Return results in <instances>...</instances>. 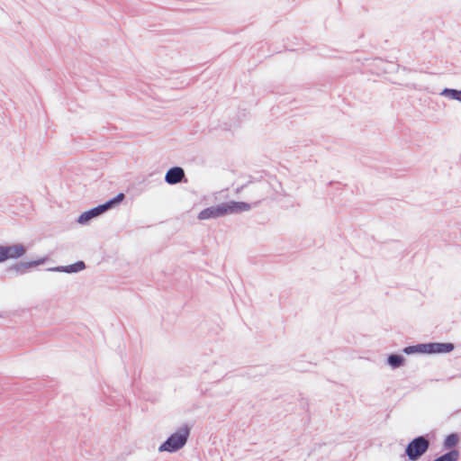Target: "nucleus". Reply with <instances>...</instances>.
I'll return each instance as SVG.
<instances>
[{"label": "nucleus", "mask_w": 461, "mask_h": 461, "mask_svg": "<svg viewBox=\"0 0 461 461\" xmlns=\"http://www.w3.org/2000/svg\"><path fill=\"white\" fill-rule=\"evenodd\" d=\"M252 204L242 201H230L203 209L197 215L200 221L217 219L228 214H238L249 211Z\"/></svg>", "instance_id": "1"}, {"label": "nucleus", "mask_w": 461, "mask_h": 461, "mask_svg": "<svg viewBox=\"0 0 461 461\" xmlns=\"http://www.w3.org/2000/svg\"><path fill=\"white\" fill-rule=\"evenodd\" d=\"M191 427L184 424L177 428L160 446L159 452L176 453L183 448L190 436Z\"/></svg>", "instance_id": "2"}, {"label": "nucleus", "mask_w": 461, "mask_h": 461, "mask_svg": "<svg viewBox=\"0 0 461 461\" xmlns=\"http://www.w3.org/2000/svg\"><path fill=\"white\" fill-rule=\"evenodd\" d=\"M430 447L428 435H420L413 438L405 447L404 455L409 461H418L427 453Z\"/></svg>", "instance_id": "3"}, {"label": "nucleus", "mask_w": 461, "mask_h": 461, "mask_svg": "<svg viewBox=\"0 0 461 461\" xmlns=\"http://www.w3.org/2000/svg\"><path fill=\"white\" fill-rule=\"evenodd\" d=\"M165 182L170 185L179 183H187V178L183 167L174 166L167 169L165 175Z\"/></svg>", "instance_id": "4"}, {"label": "nucleus", "mask_w": 461, "mask_h": 461, "mask_svg": "<svg viewBox=\"0 0 461 461\" xmlns=\"http://www.w3.org/2000/svg\"><path fill=\"white\" fill-rule=\"evenodd\" d=\"M45 261L46 258H41L27 262L21 261L7 268V272H14L16 275H23L28 271V269L42 265L45 263Z\"/></svg>", "instance_id": "5"}, {"label": "nucleus", "mask_w": 461, "mask_h": 461, "mask_svg": "<svg viewBox=\"0 0 461 461\" xmlns=\"http://www.w3.org/2000/svg\"><path fill=\"white\" fill-rule=\"evenodd\" d=\"M428 355L447 354L454 350L455 345L451 342H428Z\"/></svg>", "instance_id": "6"}, {"label": "nucleus", "mask_w": 461, "mask_h": 461, "mask_svg": "<svg viewBox=\"0 0 461 461\" xmlns=\"http://www.w3.org/2000/svg\"><path fill=\"white\" fill-rule=\"evenodd\" d=\"M105 212L102 204H98L95 207H93L87 211L83 212L77 218V221L81 225H86L90 222V221L97 216Z\"/></svg>", "instance_id": "7"}, {"label": "nucleus", "mask_w": 461, "mask_h": 461, "mask_svg": "<svg viewBox=\"0 0 461 461\" xmlns=\"http://www.w3.org/2000/svg\"><path fill=\"white\" fill-rule=\"evenodd\" d=\"M6 259H17L26 253V247L22 243L4 245Z\"/></svg>", "instance_id": "8"}, {"label": "nucleus", "mask_w": 461, "mask_h": 461, "mask_svg": "<svg viewBox=\"0 0 461 461\" xmlns=\"http://www.w3.org/2000/svg\"><path fill=\"white\" fill-rule=\"evenodd\" d=\"M460 440V436L456 432H452L447 435L443 440V448L447 451H450L452 449H457L456 446L458 445Z\"/></svg>", "instance_id": "9"}, {"label": "nucleus", "mask_w": 461, "mask_h": 461, "mask_svg": "<svg viewBox=\"0 0 461 461\" xmlns=\"http://www.w3.org/2000/svg\"><path fill=\"white\" fill-rule=\"evenodd\" d=\"M406 358L401 355L396 353H392L388 355L386 358V364L392 368V369H397L402 366L405 365Z\"/></svg>", "instance_id": "10"}, {"label": "nucleus", "mask_w": 461, "mask_h": 461, "mask_svg": "<svg viewBox=\"0 0 461 461\" xmlns=\"http://www.w3.org/2000/svg\"><path fill=\"white\" fill-rule=\"evenodd\" d=\"M274 369L273 366H252L249 369L247 375L249 376V377H252V378H257V377H260V376H264V375H267L268 374H270V372Z\"/></svg>", "instance_id": "11"}, {"label": "nucleus", "mask_w": 461, "mask_h": 461, "mask_svg": "<svg viewBox=\"0 0 461 461\" xmlns=\"http://www.w3.org/2000/svg\"><path fill=\"white\" fill-rule=\"evenodd\" d=\"M402 352L406 355L425 354L428 355L427 343H418L403 348Z\"/></svg>", "instance_id": "12"}, {"label": "nucleus", "mask_w": 461, "mask_h": 461, "mask_svg": "<svg viewBox=\"0 0 461 461\" xmlns=\"http://www.w3.org/2000/svg\"><path fill=\"white\" fill-rule=\"evenodd\" d=\"M125 198V195L123 193H119L113 198L109 199L108 201L104 202V203H101L104 207V211L107 212L110 209H113L119 205Z\"/></svg>", "instance_id": "13"}, {"label": "nucleus", "mask_w": 461, "mask_h": 461, "mask_svg": "<svg viewBox=\"0 0 461 461\" xmlns=\"http://www.w3.org/2000/svg\"><path fill=\"white\" fill-rule=\"evenodd\" d=\"M460 457V452L458 449H452L450 451H447L442 455L437 456L432 461H458Z\"/></svg>", "instance_id": "14"}, {"label": "nucleus", "mask_w": 461, "mask_h": 461, "mask_svg": "<svg viewBox=\"0 0 461 461\" xmlns=\"http://www.w3.org/2000/svg\"><path fill=\"white\" fill-rule=\"evenodd\" d=\"M440 95L461 103V90L459 89L446 87L441 91Z\"/></svg>", "instance_id": "15"}, {"label": "nucleus", "mask_w": 461, "mask_h": 461, "mask_svg": "<svg viewBox=\"0 0 461 461\" xmlns=\"http://www.w3.org/2000/svg\"><path fill=\"white\" fill-rule=\"evenodd\" d=\"M64 268V273L67 274L78 273L86 268V263L82 260H78L73 264L65 266Z\"/></svg>", "instance_id": "16"}, {"label": "nucleus", "mask_w": 461, "mask_h": 461, "mask_svg": "<svg viewBox=\"0 0 461 461\" xmlns=\"http://www.w3.org/2000/svg\"><path fill=\"white\" fill-rule=\"evenodd\" d=\"M4 245H0V263L6 261Z\"/></svg>", "instance_id": "17"}, {"label": "nucleus", "mask_w": 461, "mask_h": 461, "mask_svg": "<svg viewBox=\"0 0 461 461\" xmlns=\"http://www.w3.org/2000/svg\"><path fill=\"white\" fill-rule=\"evenodd\" d=\"M64 267H65V266H58V267L48 268V271H51V272H64V269H65Z\"/></svg>", "instance_id": "18"}]
</instances>
